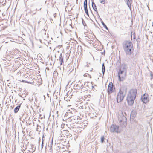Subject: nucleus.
Instances as JSON below:
<instances>
[{"label":"nucleus","instance_id":"7","mask_svg":"<svg viewBox=\"0 0 153 153\" xmlns=\"http://www.w3.org/2000/svg\"><path fill=\"white\" fill-rule=\"evenodd\" d=\"M148 96V94H144L142 96L141 99L143 103L146 104L149 101V98Z\"/></svg>","mask_w":153,"mask_h":153},{"label":"nucleus","instance_id":"22","mask_svg":"<svg viewBox=\"0 0 153 153\" xmlns=\"http://www.w3.org/2000/svg\"><path fill=\"white\" fill-rule=\"evenodd\" d=\"M85 13H86V14L88 16H89V15H88V11H86L85 12Z\"/></svg>","mask_w":153,"mask_h":153},{"label":"nucleus","instance_id":"20","mask_svg":"<svg viewBox=\"0 0 153 153\" xmlns=\"http://www.w3.org/2000/svg\"><path fill=\"white\" fill-rule=\"evenodd\" d=\"M82 23L84 26H85L86 25V24L85 23V22L84 21L83 19H82Z\"/></svg>","mask_w":153,"mask_h":153},{"label":"nucleus","instance_id":"15","mask_svg":"<svg viewBox=\"0 0 153 153\" xmlns=\"http://www.w3.org/2000/svg\"><path fill=\"white\" fill-rule=\"evenodd\" d=\"M101 23H102L103 27L107 30H108V28L107 27L106 25L102 21H101Z\"/></svg>","mask_w":153,"mask_h":153},{"label":"nucleus","instance_id":"10","mask_svg":"<svg viewBox=\"0 0 153 153\" xmlns=\"http://www.w3.org/2000/svg\"><path fill=\"white\" fill-rule=\"evenodd\" d=\"M92 7L93 8V9H94V10H95V11L97 12V13H98V12L97 11V8L96 7V4H95V3H94V2L93 1H92Z\"/></svg>","mask_w":153,"mask_h":153},{"label":"nucleus","instance_id":"4","mask_svg":"<svg viewBox=\"0 0 153 153\" xmlns=\"http://www.w3.org/2000/svg\"><path fill=\"white\" fill-rule=\"evenodd\" d=\"M126 73L125 71H120L118 73V76L119 78V80L120 81H123L126 78Z\"/></svg>","mask_w":153,"mask_h":153},{"label":"nucleus","instance_id":"19","mask_svg":"<svg viewBox=\"0 0 153 153\" xmlns=\"http://www.w3.org/2000/svg\"><path fill=\"white\" fill-rule=\"evenodd\" d=\"M130 0H128V1L127 2V3L128 6L130 7Z\"/></svg>","mask_w":153,"mask_h":153},{"label":"nucleus","instance_id":"25","mask_svg":"<svg viewBox=\"0 0 153 153\" xmlns=\"http://www.w3.org/2000/svg\"><path fill=\"white\" fill-rule=\"evenodd\" d=\"M28 0H27V1Z\"/></svg>","mask_w":153,"mask_h":153},{"label":"nucleus","instance_id":"16","mask_svg":"<svg viewBox=\"0 0 153 153\" xmlns=\"http://www.w3.org/2000/svg\"><path fill=\"white\" fill-rule=\"evenodd\" d=\"M84 10H85V12L88 11V9H87V5H86V4H85V5H84Z\"/></svg>","mask_w":153,"mask_h":153},{"label":"nucleus","instance_id":"8","mask_svg":"<svg viewBox=\"0 0 153 153\" xmlns=\"http://www.w3.org/2000/svg\"><path fill=\"white\" fill-rule=\"evenodd\" d=\"M114 89V88L112 83V82L110 83L108 85L107 90L108 94L109 95L110 94L112 93L113 90Z\"/></svg>","mask_w":153,"mask_h":153},{"label":"nucleus","instance_id":"14","mask_svg":"<svg viewBox=\"0 0 153 153\" xmlns=\"http://www.w3.org/2000/svg\"><path fill=\"white\" fill-rule=\"evenodd\" d=\"M119 123L120 126H121L122 128L125 127L127 125V121H126V125L125 126H124L123 122H119Z\"/></svg>","mask_w":153,"mask_h":153},{"label":"nucleus","instance_id":"17","mask_svg":"<svg viewBox=\"0 0 153 153\" xmlns=\"http://www.w3.org/2000/svg\"><path fill=\"white\" fill-rule=\"evenodd\" d=\"M99 1L100 3L104 4L105 2V0H99Z\"/></svg>","mask_w":153,"mask_h":153},{"label":"nucleus","instance_id":"3","mask_svg":"<svg viewBox=\"0 0 153 153\" xmlns=\"http://www.w3.org/2000/svg\"><path fill=\"white\" fill-rule=\"evenodd\" d=\"M125 96V94L123 92L121 91L120 89L119 93L118 94L117 97V101L118 103H119L122 101L124 99Z\"/></svg>","mask_w":153,"mask_h":153},{"label":"nucleus","instance_id":"11","mask_svg":"<svg viewBox=\"0 0 153 153\" xmlns=\"http://www.w3.org/2000/svg\"><path fill=\"white\" fill-rule=\"evenodd\" d=\"M20 107V105L17 106L14 109V112L15 113H16L18 112Z\"/></svg>","mask_w":153,"mask_h":153},{"label":"nucleus","instance_id":"1","mask_svg":"<svg viewBox=\"0 0 153 153\" xmlns=\"http://www.w3.org/2000/svg\"><path fill=\"white\" fill-rule=\"evenodd\" d=\"M124 50L127 55H130L134 51L132 43L130 41H125L122 44Z\"/></svg>","mask_w":153,"mask_h":153},{"label":"nucleus","instance_id":"2","mask_svg":"<svg viewBox=\"0 0 153 153\" xmlns=\"http://www.w3.org/2000/svg\"><path fill=\"white\" fill-rule=\"evenodd\" d=\"M137 94V91L136 89H132L130 91L126 99L129 105L132 106L134 104Z\"/></svg>","mask_w":153,"mask_h":153},{"label":"nucleus","instance_id":"6","mask_svg":"<svg viewBox=\"0 0 153 153\" xmlns=\"http://www.w3.org/2000/svg\"><path fill=\"white\" fill-rule=\"evenodd\" d=\"M119 127L118 126L112 125L111 126L110 131L111 132H115L118 133L119 132Z\"/></svg>","mask_w":153,"mask_h":153},{"label":"nucleus","instance_id":"24","mask_svg":"<svg viewBox=\"0 0 153 153\" xmlns=\"http://www.w3.org/2000/svg\"><path fill=\"white\" fill-rule=\"evenodd\" d=\"M77 1H78V0H76V1L77 3Z\"/></svg>","mask_w":153,"mask_h":153},{"label":"nucleus","instance_id":"9","mask_svg":"<svg viewBox=\"0 0 153 153\" xmlns=\"http://www.w3.org/2000/svg\"><path fill=\"white\" fill-rule=\"evenodd\" d=\"M127 66L125 64H122L120 67V68L119 71H125L126 73Z\"/></svg>","mask_w":153,"mask_h":153},{"label":"nucleus","instance_id":"23","mask_svg":"<svg viewBox=\"0 0 153 153\" xmlns=\"http://www.w3.org/2000/svg\"><path fill=\"white\" fill-rule=\"evenodd\" d=\"M43 139H42V145H41V146H42V149L43 147Z\"/></svg>","mask_w":153,"mask_h":153},{"label":"nucleus","instance_id":"13","mask_svg":"<svg viewBox=\"0 0 153 153\" xmlns=\"http://www.w3.org/2000/svg\"><path fill=\"white\" fill-rule=\"evenodd\" d=\"M105 71V68L104 65V63H103L102 65V73L103 75H104V73Z\"/></svg>","mask_w":153,"mask_h":153},{"label":"nucleus","instance_id":"12","mask_svg":"<svg viewBox=\"0 0 153 153\" xmlns=\"http://www.w3.org/2000/svg\"><path fill=\"white\" fill-rule=\"evenodd\" d=\"M59 60L60 61V65H62L63 62V58L62 53L60 54V55L59 56Z\"/></svg>","mask_w":153,"mask_h":153},{"label":"nucleus","instance_id":"18","mask_svg":"<svg viewBox=\"0 0 153 153\" xmlns=\"http://www.w3.org/2000/svg\"><path fill=\"white\" fill-rule=\"evenodd\" d=\"M104 136H102L101 137V141L102 143H103L104 141Z\"/></svg>","mask_w":153,"mask_h":153},{"label":"nucleus","instance_id":"21","mask_svg":"<svg viewBox=\"0 0 153 153\" xmlns=\"http://www.w3.org/2000/svg\"><path fill=\"white\" fill-rule=\"evenodd\" d=\"M84 4V5H85V4H86V5H87V0H85Z\"/></svg>","mask_w":153,"mask_h":153},{"label":"nucleus","instance_id":"5","mask_svg":"<svg viewBox=\"0 0 153 153\" xmlns=\"http://www.w3.org/2000/svg\"><path fill=\"white\" fill-rule=\"evenodd\" d=\"M119 122H123L124 126H125L126 124V121L127 120L126 117L123 114L119 115L118 116Z\"/></svg>","mask_w":153,"mask_h":153}]
</instances>
